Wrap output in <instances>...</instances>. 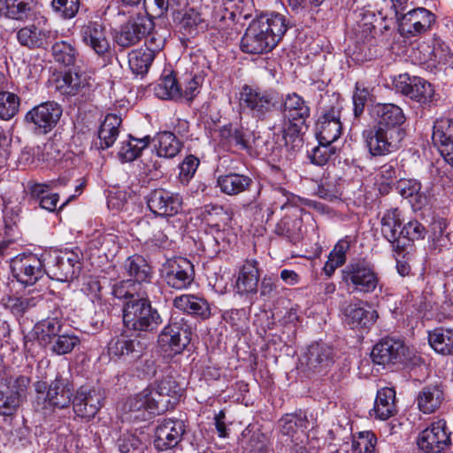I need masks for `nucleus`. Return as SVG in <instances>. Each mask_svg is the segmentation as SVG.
<instances>
[{
    "mask_svg": "<svg viewBox=\"0 0 453 453\" xmlns=\"http://www.w3.org/2000/svg\"><path fill=\"white\" fill-rule=\"evenodd\" d=\"M375 124L362 132V138L373 157L387 156L397 151L406 135L405 114L395 104H378L374 108Z\"/></svg>",
    "mask_w": 453,
    "mask_h": 453,
    "instance_id": "1",
    "label": "nucleus"
},
{
    "mask_svg": "<svg viewBox=\"0 0 453 453\" xmlns=\"http://www.w3.org/2000/svg\"><path fill=\"white\" fill-rule=\"evenodd\" d=\"M288 30L286 18L280 13L264 14L253 19L241 40V49L249 54L273 50Z\"/></svg>",
    "mask_w": 453,
    "mask_h": 453,
    "instance_id": "2",
    "label": "nucleus"
},
{
    "mask_svg": "<svg viewBox=\"0 0 453 453\" xmlns=\"http://www.w3.org/2000/svg\"><path fill=\"white\" fill-rule=\"evenodd\" d=\"M310 113L308 103L297 93L288 94L282 99L284 121L278 132L287 148L295 150L302 146V132Z\"/></svg>",
    "mask_w": 453,
    "mask_h": 453,
    "instance_id": "3",
    "label": "nucleus"
},
{
    "mask_svg": "<svg viewBox=\"0 0 453 453\" xmlns=\"http://www.w3.org/2000/svg\"><path fill=\"white\" fill-rule=\"evenodd\" d=\"M123 323L127 328L135 332L152 333L157 331L163 319L153 308L148 296L127 301L123 308Z\"/></svg>",
    "mask_w": 453,
    "mask_h": 453,
    "instance_id": "4",
    "label": "nucleus"
},
{
    "mask_svg": "<svg viewBox=\"0 0 453 453\" xmlns=\"http://www.w3.org/2000/svg\"><path fill=\"white\" fill-rule=\"evenodd\" d=\"M277 104L275 93L258 87L243 85L240 93V107L257 120H265Z\"/></svg>",
    "mask_w": 453,
    "mask_h": 453,
    "instance_id": "5",
    "label": "nucleus"
},
{
    "mask_svg": "<svg viewBox=\"0 0 453 453\" xmlns=\"http://www.w3.org/2000/svg\"><path fill=\"white\" fill-rule=\"evenodd\" d=\"M44 253H22L11 259L12 277L25 287L33 286L46 274Z\"/></svg>",
    "mask_w": 453,
    "mask_h": 453,
    "instance_id": "6",
    "label": "nucleus"
},
{
    "mask_svg": "<svg viewBox=\"0 0 453 453\" xmlns=\"http://www.w3.org/2000/svg\"><path fill=\"white\" fill-rule=\"evenodd\" d=\"M44 257L46 274L52 280H72L81 270L80 256L73 250L44 252Z\"/></svg>",
    "mask_w": 453,
    "mask_h": 453,
    "instance_id": "7",
    "label": "nucleus"
},
{
    "mask_svg": "<svg viewBox=\"0 0 453 453\" xmlns=\"http://www.w3.org/2000/svg\"><path fill=\"white\" fill-rule=\"evenodd\" d=\"M342 280L352 292L372 293L379 284L374 266L365 260L349 263L342 271Z\"/></svg>",
    "mask_w": 453,
    "mask_h": 453,
    "instance_id": "8",
    "label": "nucleus"
},
{
    "mask_svg": "<svg viewBox=\"0 0 453 453\" xmlns=\"http://www.w3.org/2000/svg\"><path fill=\"white\" fill-rule=\"evenodd\" d=\"M436 15L425 7H416L397 16V30L407 39L430 32L436 23Z\"/></svg>",
    "mask_w": 453,
    "mask_h": 453,
    "instance_id": "9",
    "label": "nucleus"
},
{
    "mask_svg": "<svg viewBox=\"0 0 453 453\" xmlns=\"http://www.w3.org/2000/svg\"><path fill=\"white\" fill-rule=\"evenodd\" d=\"M191 327L183 317L173 316L158 337V342L165 351L180 354L189 344Z\"/></svg>",
    "mask_w": 453,
    "mask_h": 453,
    "instance_id": "10",
    "label": "nucleus"
},
{
    "mask_svg": "<svg viewBox=\"0 0 453 453\" xmlns=\"http://www.w3.org/2000/svg\"><path fill=\"white\" fill-rule=\"evenodd\" d=\"M333 101L332 104L325 107L323 114L316 124V135L319 142L334 144L342 134L341 111L342 105L338 96H333Z\"/></svg>",
    "mask_w": 453,
    "mask_h": 453,
    "instance_id": "11",
    "label": "nucleus"
},
{
    "mask_svg": "<svg viewBox=\"0 0 453 453\" xmlns=\"http://www.w3.org/2000/svg\"><path fill=\"white\" fill-rule=\"evenodd\" d=\"M371 358L383 367L402 365L409 358V349L401 340L385 337L373 346Z\"/></svg>",
    "mask_w": 453,
    "mask_h": 453,
    "instance_id": "12",
    "label": "nucleus"
},
{
    "mask_svg": "<svg viewBox=\"0 0 453 453\" xmlns=\"http://www.w3.org/2000/svg\"><path fill=\"white\" fill-rule=\"evenodd\" d=\"M161 276L168 287L177 290L186 289L194 280L193 264L182 257L168 259L162 265Z\"/></svg>",
    "mask_w": 453,
    "mask_h": 453,
    "instance_id": "13",
    "label": "nucleus"
},
{
    "mask_svg": "<svg viewBox=\"0 0 453 453\" xmlns=\"http://www.w3.org/2000/svg\"><path fill=\"white\" fill-rule=\"evenodd\" d=\"M62 112V107L58 103L43 102L26 113L25 122L36 133L45 134L56 127Z\"/></svg>",
    "mask_w": 453,
    "mask_h": 453,
    "instance_id": "14",
    "label": "nucleus"
},
{
    "mask_svg": "<svg viewBox=\"0 0 453 453\" xmlns=\"http://www.w3.org/2000/svg\"><path fill=\"white\" fill-rule=\"evenodd\" d=\"M450 444V433L444 420L432 423L417 438L418 448L424 453H441Z\"/></svg>",
    "mask_w": 453,
    "mask_h": 453,
    "instance_id": "15",
    "label": "nucleus"
},
{
    "mask_svg": "<svg viewBox=\"0 0 453 453\" xmlns=\"http://www.w3.org/2000/svg\"><path fill=\"white\" fill-rule=\"evenodd\" d=\"M395 90L420 104H428L434 96L431 83L418 76L400 74L394 81Z\"/></svg>",
    "mask_w": 453,
    "mask_h": 453,
    "instance_id": "16",
    "label": "nucleus"
},
{
    "mask_svg": "<svg viewBox=\"0 0 453 453\" xmlns=\"http://www.w3.org/2000/svg\"><path fill=\"white\" fill-rule=\"evenodd\" d=\"M80 36L83 44L98 57L104 58L111 52V41L103 22L89 20L80 28Z\"/></svg>",
    "mask_w": 453,
    "mask_h": 453,
    "instance_id": "17",
    "label": "nucleus"
},
{
    "mask_svg": "<svg viewBox=\"0 0 453 453\" xmlns=\"http://www.w3.org/2000/svg\"><path fill=\"white\" fill-rule=\"evenodd\" d=\"M53 37L54 32L45 17H41L35 23L27 25L17 32L19 44L30 50L46 48Z\"/></svg>",
    "mask_w": 453,
    "mask_h": 453,
    "instance_id": "18",
    "label": "nucleus"
},
{
    "mask_svg": "<svg viewBox=\"0 0 453 453\" xmlns=\"http://www.w3.org/2000/svg\"><path fill=\"white\" fill-rule=\"evenodd\" d=\"M153 28L154 22L148 16L132 17L120 27L116 35V42L122 48L131 47L144 38Z\"/></svg>",
    "mask_w": 453,
    "mask_h": 453,
    "instance_id": "19",
    "label": "nucleus"
},
{
    "mask_svg": "<svg viewBox=\"0 0 453 453\" xmlns=\"http://www.w3.org/2000/svg\"><path fill=\"white\" fill-rule=\"evenodd\" d=\"M186 433L185 422L179 418H164L155 430L154 446L158 451L173 449Z\"/></svg>",
    "mask_w": 453,
    "mask_h": 453,
    "instance_id": "20",
    "label": "nucleus"
},
{
    "mask_svg": "<svg viewBox=\"0 0 453 453\" xmlns=\"http://www.w3.org/2000/svg\"><path fill=\"white\" fill-rule=\"evenodd\" d=\"M150 211L159 217H173L181 210L182 197L165 188H156L146 198Z\"/></svg>",
    "mask_w": 453,
    "mask_h": 453,
    "instance_id": "21",
    "label": "nucleus"
},
{
    "mask_svg": "<svg viewBox=\"0 0 453 453\" xmlns=\"http://www.w3.org/2000/svg\"><path fill=\"white\" fill-rule=\"evenodd\" d=\"M127 398L131 412H137L136 418L147 419L156 415H162L175 407L178 398Z\"/></svg>",
    "mask_w": 453,
    "mask_h": 453,
    "instance_id": "22",
    "label": "nucleus"
},
{
    "mask_svg": "<svg viewBox=\"0 0 453 453\" xmlns=\"http://www.w3.org/2000/svg\"><path fill=\"white\" fill-rule=\"evenodd\" d=\"M432 141L444 161L453 166V121L446 118L436 119Z\"/></svg>",
    "mask_w": 453,
    "mask_h": 453,
    "instance_id": "23",
    "label": "nucleus"
},
{
    "mask_svg": "<svg viewBox=\"0 0 453 453\" xmlns=\"http://www.w3.org/2000/svg\"><path fill=\"white\" fill-rule=\"evenodd\" d=\"M304 361L309 372L325 373L334 363V349L323 342L312 343L308 347Z\"/></svg>",
    "mask_w": 453,
    "mask_h": 453,
    "instance_id": "24",
    "label": "nucleus"
},
{
    "mask_svg": "<svg viewBox=\"0 0 453 453\" xmlns=\"http://www.w3.org/2000/svg\"><path fill=\"white\" fill-rule=\"evenodd\" d=\"M301 209L298 206H290L287 213L276 224L274 233L283 236L293 243L302 239Z\"/></svg>",
    "mask_w": 453,
    "mask_h": 453,
    "instance_id": "25",
    "label": "nucleus"
},
{
    "mask_svg": "<svg viewBox=\"0 0 453 453\" xmlns=\"http://www.w3.org/2000/svg\"><path fill=\"white\" fill-rule=\"evenodd\" d=\"M107 353L111 359L131 361L141 356L142 346L139 341L120 335L109 342Z\"/></svg>",
    "mask_w": 453,
    "mask_h": 453,
    "instance_id": "26",
    "label": "nucleus"
},
{
    "mask_svg": "<svg viewBox=\"0 0 453 453\" xmlns=\"http://www.w3.org/2000/svg\"><path fill=\"white\" fill-rule=\"evenodd\" d=\"M260 272L256 260H246L240 267L235 281L236 292L241 296H254L257 293Z\"/></svg>",
    "mask_w": 453,
    "mask_h": 453,
    "instance_id": "27",
    "label": "nucleus"
},
{
    "mask_svg": "<svg viewBox=\"0 0 453 453\" xmlns=\"http://www.w3.org/2000/svg\"><path fill=\"white\" fill-rule=\"evenodd\" d=\"M397 192L411 205L413 211H419L429 203L427 190H422L420 181L414 179H401L396 183Z\"/></svg>",
    "mask_w": 453,
    "mask_h": 453,
    "instance_id": "28",
    "label": "nucleus"
},
{
    "mask_svg": "<svg viewBox=\"0 0 453 453\" xmlns=\"http://www.w3.org/2000/svg\"><path fill=\"white\" fill-rule=\"evenodd\" d=\"M345 323L351 328H369L378 318L375 310L366 309L361 303H349L343 308Z\"/></svg>",
    "mask_w": 453,
    "mask_h": 453,
    "instance_id": "29",
    "label": "nucleus"
},
{
    "mask_svg": "<svg viewBox=\"0 0 453 453\" xmlns=\"http://www.w3.org/2000/svg\"><path fill=\"white\" fill-rule=\"evenodd\" d=\"M403 212L398 208L387 210L380 219L382 235L397 249L401 247L399 232L403 226Z\"/></svg>",
    "mask_w": 453,
    "mask_h": 453,
    "instance_id": "30",
    "label": "nucleus"
},
{
    "mask_svg": "<svg viewBox=\"0 0 453 453\" xmlns=\"http://www.w3.org/2000/svg\"><path fill=\"white\" fill-rule=\"evenodd\" d=\"M308 420L303 412L288 413L279 420V428L282 435L290 438L291 441H300L305 438L304 430L307 428Z\"/></svg>",
    "mask_w": 453,
    "mask_h": 453,
    "instance_id": "31",
    "label": "nucleus"
},
{
    "mask_svg": "<svg viewBox=\"0 0 453 453\" xmlns=\"http://www.w3.org/2000/svg\"><path fill=\"white\" fill-rule=\"evenodd\" d=\"M252 184L253 180L251 177L236 173L221 174L217 178V185L220 191L231 196L250 190Z\"/></svg>",
    "mask_w": 453,
    "mask_h": 453,
    "instance_id": "32",
    "label": "nucleus"
},
{
    "mask_svg": "<svg viewBox=\"0 0 453 453\" xmlns=\"http://www.w3.org/2000/svg\"><path fill=\"white\" fill-rule=\"evenodd\" d=\"M173 306L190 315L202 319L211 316V308L208 302L194 295H180L173 299Z\"/></svg>",
    "mask_w": 453,
    "mask_h": 453,
    "instance_id": "33",
    "label": "nucleus"
},
{
    "mask_svg": "<svg viewBox=\"0 0 453 453\" xmlns=\"http://www.w3.org/2000/svg\"><path fill=\"white\" fill-rule=\"evenodd\" d=\"M89 77L84 73L68 72L56 80V89L65 96H74L89 87Z\"/></svg>",
    "mask_w": 453,
    "mask_h": 453,
    "instance_id": "34",
    "label": "nucleus"
},
{
    "mask_svg": "<svg viewBox=\"0 0 453 453\" xmlns=\"http://www.w3.org/2000/svg\"><path fill=\"white\" fill-rule=\"evenodd\" d=\"M124 269L135 283L141 286L142 282H150L152 279V270L146 259L140 255L128 257L124 263Z\"/></svg>",
    "mask_w": 453,
    "mask_h": 453,
    "instance_id": "35",
    "label": "nucleus"
},
{
    "mask_svg": "<svg viewBox=\"0 0 453 453\" xmlns=\"http://www.w3.org/2000/svg\"><path fill=\"white\" fill-rule=\"evenodd\" d=\"M152 141L157 155L165 158L174 157L180 152L183 146L176 135L169 131L157 133Z\"/></svg>",
    "mask_w": 453,
    "mask_h": 453,
    "instance_id": "36",
    "label": "nucleus"
},
{
    "mask_svg": "<svg viewBox=\"0 0 453 453\" xmlns=\"http://www.w3.org/2000/svg\"><path fill=\"white\" fill-rule=\"evenodd\" d=\"M121 122V118L116 114L106 115L98 130L99 149L105 150L114 144L119 134Z\"/></svg>",
    "mask_w": 453,
    "mask_h": 453,
    "instance_id": "37",
    "label": "nucleus"
},
{
    "mask_svg": "<svg viewBox=\"0 0 453 453\" xmlns=\"http://www.w3.org/2000/svg\"><path fill=\"white\" fill-rule=\"evenodd\" d=\"M181 396V387L170 376L162 378L150 384L143 391L142 396Z\"/></svg>",
    "mask_w": 453,
    "mask_h": 453,
    "instance_id": "38",
    "label": "nucleus"
},
{
    "mask_svg": "<svg viewBox=\"0 0 453 453\" xmlns=\"http://www.w3.org/2000/svg\"><path fill=\"white\" fill-rule=\"evenodd\" d=\"M430 346L442 355L453 354V328L437 327L428 334Z\"/></svg>",
    "mask_w": 453,
    "mask_h": 453,
    "instance_id": "39",
    "label": "nucleus"
},
{
    "mask_svg": "<svg viewBox=\"0 0 453 453\" xmlns=\"http://www.w3.org/2000/svg\"><path fill=\"white\" fill-rule=\"evenodd\" d=\"M32 0H0V15L17 20L27 19L32 14Z\"/></svg>",
    "mask_w": 453,
    "mask_h": 453,
    "instance_id": "40",
    "label": "nucleus"
},
{
    "mask_svg": "<svg viewBox=\"0 0 453 453\" xmlns=\"http://www.w3.org/2000/svg\"><path fill=\"white\" fill-rule=\"evenodd\" d=\"M232 211L221 205L209 204L204 207L203 218L217 231L224 229L232 219Z\"/></svg>",
    "mask_w": 453,
    "mask_h": 453,
    "instance_id": "41",
    "label": "nucleus"
},
{
    "mask_svg": "<svg viewBox=\"0 0 453 453\" xmlns=\"http://www.w3.org/2000/svg\"><path fill=\"white\" fill-rule=\"evenodd\" d=\"M151 139L146 135L141 139L129 135V140L123 142L119 152V157L124 162H132L139 157L143 150L150 143Z\"/></svg>",
    "mask_w": 453,
    "mask_h": 453,
    "instance_id": "42",
    "label": "nucleus"
},
{
    "mask_svg": "<svg viewBox=\"0 0 453 453\" xmlns=\"http://www.w3.org/2000/svg\"><path fill=\"white\" fill-rule=\"evenodd\" d=\"M154 58V53H150L144 49L133 50L128 55L129 67L133 73L144 75L148 73Z\"/></svg>",
    "mask_w": 453,
    "mask_h": 453,
    "instance_id": "43",
    "label": "nucleus"
},
{
    "mask_svg": "<svg viewBox=\"0 0 453 453\" xmlns=\"http://www.w3.org/2000/svg\"><path fill=\"white\" fill-rule=\"evenodd\" d=\"M154 93L158 98L179 99L181 98V85L173 75L168 74L155 85Z\"/></svg>",
    "mask_w": 453,
    "mask_h": 453,
    "instance_id": "44",
    "label": "nucleus"
},
{
    "mask_svg": "<svg viewBox=\"0 0 453 453\" xmlns=\"http://www.w3.org/2000/svg\"><path fill=\"white\" fill-rule=\"evenodd\" d=\"M180 25V28L183 30L182 33L190 35L203 32L208 28L207 22L202 18L201 14L194 9L186 11Z\"/></svg>",
    "mask_w": 453,
    "mask_h": 453,
    "instance_id": "45",
    "label": "nucleus"
},
{
    "mask_svg": "<svg viewBox=\"0 0 453 453\" xmlns=\"http://www.w3.org/2000/svg\"><path fill=\"white\" fill-rule=\"evenodd\" d=\"M30 385V378L25 375L9 377L0 382V395L6 394L21 396L27 393Z\"/></svg>",
    "mask_w": 453,
    "mask_h": 453,
    "instance_id": "46",
    "label": "nucleus"
},
{
    "mask_svg": "<svg viewBox=\"0 0 453 453\" xmlns=\"http://www.w3.org/2000/svg\"><path fill=\"white\" fill-rule=\"evenodd\" d=\"M80 343V338L74 334H59L49 345L52 353L61 356L71 353Z\"/></svg>",
    "mask_w": 453,
    "mask_h": 453,
    "instance_id": "47",
    "label": "nucleus"
},
{
    "mask_svg": "<svg viewBox=\"0 0 453 453\" xmlns=\"http://www.w3.org/2000/svg\"><path fill=\"white\" fill-rule=\"evenodd\" d=\"M62 324L57 319H47L36 326V334L41 344L48 345L61 332Z\"/></svg>",
    "mask_w": 453,
    "mask_h": 453,
    "instance_id": "48",
    "label": "nucleus"
},
{
    "mask_svg": "<svg viewBox=\"0 0 453 453\" xmlns=\"http://www.w3.org/2000/svg\"><path fill=\"white\" fill-rule=\"evenodd\" d=\"M220 135L228 139L230 144L238 146L242 150L250 148V133L248 130L239 127H224L220 130Z\"/></svg>",
    "mask_w": 453,
    "mask_h": 453,
    "instance_id": "49",
    "label": "nucleus"
},
{
    "mask_svg": "<svg viewBox=\"0 0 453 453\" xmlns=\"http://www.w3.org/2000/svg\"><path fill=\"white\" fill-rule=\"evenodd\" d=\"M51 52L56 62L66 66L74 64L77 51L71 42L66 41L57 42L52 45Z\"/></svg>",
    "mask_w": 453,
    "mask_h": 453,
    "instance_id": "50",
    "label": "nucleus"
},
{
    "mask_svg": "<svg viewBox=\"0 0 453 453\" xmlns=\"http://www.w3.org/2000/svg\"><path fill=\"white\" fill-rule=\"evenodd\" d=\"M19 97L14 93L0 92V118L5 120L13 118L19 111Z\"/></svg>",
    "mask_w": 453,
    "mask_h": 453,
    "instance_id": "51",
    "label": "nucleus"
},
{
    "mask_svg": "<svg viewBox=\"0 0 453 453\" xmlns=\"http://www.w3.org/2000/svg\"><path fill=\"white\" fill-rule=\"evenodd\" d=\"M73 407L74 413L81 418H93L100 409L99 398H73Z\"/></svg>",
    "mask_w": 453,
    "mask_h": 453,
    "instance_id": "52",
    "label": "nucleus"
},
{
    "mask_svg": "<svg viewBox=\"0 0 453 453\" xmlns=\"http://www.w3.org/2000/svg\"><path fill=\"white\" fill-rule=\"evenodd\" d=\"M118 447L121 453H144L146 443L133 433H125L118 440Z\"/></svg>",
    "mask_w": 453,
    "mask_h": 453,
    "instance_id": "53",
    "label": "nucleus"
},
{
    "mask_svg": "<svg viewBox=\"0 0 453 453\" xmlns=\"http://www.w3.org/2000/svg\"><path fill=\"white\" fill-rule=\"evenodd\" d=\"M141 286L132 280H120L112 286L111 294L118 299L133 300L142 296L140 291Z\"/></svg>",
    "mask_w": 453,
    "mask_h": 453,
    "instance_id": "54",
    "label": "nucleus"
},
{
    "mask_svg": "<svg viewBox=\"0 0 453 453\" xmlns=\"http://www.w3.org/2000/svg\"><path fill=\"white\" fill-rule=\"evenodd\" d=\"M74 386L68 377L58 374L49 385L46 396H73Z\"/></svg>",
    "mask_w": 453,
    "mask_h": 453,
    "instance_id": "55",
    "label": "nucleus"
},
{
    "mask_svg": "<svg viewBox=\"0 0 453 453\" xmlns=\"http://www.w3.org/2000/svg\"><path fill=\"white\" fill-rule=\"evenodd\" d=\"M376 436L370 431L359 433L357 438L352 441V449L358 453H374L376 445Z\"/></svg>",
    "mask_w": 453,
    "mask_h": 453,
    "instance_id": "56",
    "label": "nucleus"
},
{
    "mask_svg": "<svg viewBox=\"0 0 453 453\" xmlns=\"http://www.w3.org/2000/svg\"><path fill=\"white\" fill-rule=\"evenodd\" d=\"M336 152V147L332 143L319 142V145L311 150L309 157L312 164L317 165H326L332 155Z\"/></svg>",
    "mask_w": 453,
    "mask_h": 453,
    "instance_id": "57",
    "label": "nucleus"
},
{
    "mask_svg": "<svg viewBox=\"0 0 453 453\" xmlns=\"http://www.w3.org/2000/svg\"><path fill=\"white\" fill-rule=\"evenodd\" d=\"M449 222L444 218H436L432 223L433 240L437 246L445 247L449 242L450 233L447 231Z\"/></svg>",
    "mask_w": 453,
    "mask_h": 453,
    "instance_id": "58",
    "label": "nucleus"
},
{
    "mask_svg": "<svg viewBox=\"0 0 453 453\" xmlns=\"http://www.w3.org/2000/svg\"><path fill=\"white\" fill-rule=\"evenodd\" d=\"M399 233L401 238L414 242L424 239L426 235V229L419 221L412 219L404 224Z\"/></svg>",
    "mask_w": 453,
    "mask_h": 453,
    "instance_id": "59",
    "label": "nucleus"
},
{
    "mask_svg": "<svg viewBox=\"0 0 453 453\" xmlns=\"http://www.w3.org/2000/svg\"><path fill=\"white\" fill-rule=\"evenodd\" d=\"M273 199L272 209L289 210L293 205L294 195L280 187L273 188L270 195Z\"/></svg>",
    "mask_w": 453,
    "mask_h": 453,
    "instance_id": "60",
    "label": "nucleus"
},
{
    "mask_svg": "<svg viewBox=\"0 0 453 453\" xmlns=\"http://www.w3.org/2000/svg\"><path fill=\"white\" fill-rule=\"evenodd\" d=\"M199 163L200 162L197 157L193 155H188L180 164L179 180L182 184L187 185L194 177Z\"/></svg>",
    "mask_w": 453,
    "mask_h": 453,
    "instance_id": "61",
    "label": "nucleus"
},
{
    "mask_svg": "<svg viewBox=\"0 0 453 453\" xmlns=\"http://www.w3.org/2000/svg\"><path fill=\"white\" fill-rule=\"evenodd\" d=\"M53 10L63 19L73 18L80 8V0H52Z\"/></svg>",
    "mask_w": 453,
    "mask_h": 453,
    "instance_id": "62",
    "label": "nucleus"
},
{
    "mask_svg": "<svg viewBox=\"0 0 453 453\" xmlns=\"http://www.w3.org/2000/svg\"><path fill=\"white\" fill-rule=\"evenodd\" d=\"M395 398H375L373 411L375 417L385 420L396 413Z\"/></svg>",
    "mask_w": 453,
    "mask_h": 453,
    "instance_id": "63",
    "label": "nucleus"
},
{
    "mask_svg": "<svg viewBox=\"0 0 453 453\" xmlns=\"http://www.w3.org/2000/svg\"><path fill=\"white\" fill-rule=\"evenodd\" d=\"M250 453H271L267 445V439L264 434L255 432L249 441Z\"/></svg>",
    "mask_w": 453,
    "mask_h": 453,
    "instance_id": "64",
    "label": "nucleus"
}]
</instances>
